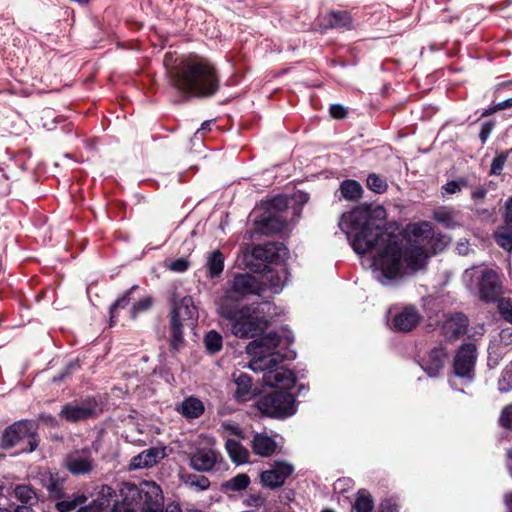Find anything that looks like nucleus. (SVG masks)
I'll return each instance as SVG.
<instances>
[{"label":"nucleus","instance_id":"obj_1","mask_svg":"<svg viewBox=\"0 0 512 512\" xmlns=\"http://www.w3.org/2000/svg\"><path fill=\"white\" fill-rule=\"evenodd\" d=\"M385 220L383 206L360 205L342 215L339 227L358 255H368L373 278L388 287L426 266L433 231L421 222L408 226L406 235L389 233Z\"/></svg>","mask_w":512,"mask_h":512},{"label":"nucleus","instance_id":"obj_2","mask_svg":"<svg viewBox=\"0 0 512 512\" xmlns=\"http://www.w3.org/2000/svg\"><path fill=\"white\" fill-rule=\"evenodd\" d=\"M261 284L256 274L234 276L231 285L218 301V313L231 324V332L239 338H253L267 329L272 305L264 302L257 307H239V302L250 295L261 296Z\"/></svg>","mask_w":512,"mask_h":512},{"label":"nucleus","instance_id":"obj_3","mask_svg":"<svg viewBox=\"0 0 512 512\" xmlns=\"http://www.w3.org/2000/svg\"><path fill=\"white\" fill-rule=\"evenodd\" d=\"M293 341L291 335L280 336L269 333L251 341L246 346V353L251 357L248 367L254 372H264L263 382L270 387L287 390L294 387L296 377L290 369L278 365L284 358H293L290 351L281 353Z\"/></svg>","mask_w":512,"mask_h":512},{"label":"nucleus","instance_id":"obj_4","mask_svg":"<svg viewBox=\"0 0 512 512\" xmlns=\"http://www.w3.org/2000/svg\"><path fill=\"white\" fill-rule=\"evenodd\" d=\"M121 495L122 501L116 502V491L108 485L101 486L94 499L98 511L107 510L114 504L112 512H165L164 496L155 482L144 481L140 485L125 483Z\"/></svg>","mask_w":512,"mask_h":512},{"label":"nucleus","instance_id":"obj_5","mask_svg":"<svg viewBox=\"0 0 512 512\" xmlns=\"http://www.w3.org/2000/svg\"><path fill=\"white\" fill-rule=\"evenodd\" d=\"M171 85L187 99L210 98L220 89V76L207 59L189 57L181 60L170 71Z\"/></svg>","mask_w":512,"mask_h":512},{"label":"nucleus","instance_id":"obj_6","mask_svg":"<svg viewBox=\"0 0 512 512\" xmlns=\"http://www.w3.org/2000/svg\"><path fill=\"white\" fill-rule=\"evenodd\" d=\"M198 311L191 296L179 298L174 295L172 298L171 312V345L178 348L183 338V323L187 320H196Z\"/></svg>","mask_w":512,"mask_h":512},{"label":"nucleus","instance_id":"obj_7","mask_svg":"<svg viewBox=\"0 0 512 512\" xmlns=\"http://www.w3.org/2000/svg\"><path fill=\"white\" fill-rule=\"evenodd\" d=\"M258 410L275 418L288 417L296 412L295 399L291 393L275 391L258 399Z\"/></svg>","mask_w":512,"mask_h":512},{"label":"nucleus","instance_id":"obj_8","mask_svg":"<svg viewBox=\"0 0 512 512\" xmlns=\"http://www.w3.org/2000/svg\"><path fill=\"white\" fill-rule=\"evenodd\" d=\"M37 424L32 420H20L7 427L1 437L0 445L3 448H11L27 439L30 448L29 452L36 449L37 440Z\"/></svg>","mask_w":512,"mask_h":512},{"label":"nucleus","instance_id":"obj_9","mask_svg":"<svg viewBox=\"0 0 512 512\" xmlns=\"http://www.w3.org/2000/svg\"><path fill=\"white\" fill-rule=\"evenodd\" d=\"M101 411L95 398L88 397L81 401H73L64 405L59 413L68 422H78L96 417Z\"/></svg>","mask_w":512,"mask_h":512},{"label":"nucleus","instance_id":"obj_10","mask_svg":"<svg viewBox=\"0 0 512 512\" xmlns=\"http://www.w3.org/2000/svg\"><path fill=\"white\" fill-rule=\"evenodd\" d=\"M189 465L198 472L218 471L222 469L223 457L212 447H200L189 454Z\"/></svg>","mask_w":512,"mask_h":512},{"label":"nucleus","instance_id":"obj_11","mask_svg":"<svg viewBox=\"0 0 512 512\" xmlns=\"http://www.w3.org/2000/svg\"><path fill=\"white\" fill-rule=\"evenodd\" d=\"M476 347L472 343L461 346L454 360V374L456 377L470 382L473 378V367L476 360Z\"/></svg>","mask_w":512,"mask_h":512},{"label":"nucleus","instance_id":"obj_12","mask_svg":"<svg viewBox=\"0 0 512 512\" xmlns=\"http://www.w3.org/2000/svg\"><path fill=\"white\" fill-rule=\"evenodd\" d=\"M66 469L73 475H86L94 469V459L89 448L74 450L64 459Z\"/></svg>","mask_w":512,"mask_h":512},{"label":"nucleus","instance_id":"obj_13","mask_svg":"<svg viewBox=\"0 0 512 512\" xmlns=\"http://www.w3.org/2000/svg\"><path fill=\"white\" fill-rule=\"evenodd\" d=\"M294 467L284 461L274 462L261 473V482L269 488H277L284 484L285 480L293 473Z\"/></svg>","mask_w":512,"mask_h":512},{"label":"nucleus","instance_id":"obj_14","mask_svg":"<svg viewBox=\"0 0 512 512\" xmlns=\"http://www.w3.org/2000/svg\"><path fill=\"white\" fill-rule=\"evenodd\" d=\"M321 32L331 29L351 30L353 28V17L348 10H331L318 21Z\"/></svg>","mask_w":512,"mask_h":512},{"label":"nucleus","instance_id":"obj_15","mask_svg":"<svg viewBox=\"0 0 512 512\" xmlns=\"http://www.w3.org/2000/svg\"><path fill=\"white\" fill-rule=\"evenodd\" d=\"M253 255L269 263H278L284 262L288 258L289 250L282 243L268 242L254 247Z\"/></svg>","mask_w":512,"mask_h":512},{"label":"nucleus","instance_id":"obj_16","mask_svg":"<svg viewBox=\"0 0 512 512\" xmlns=\"http://www.w3.org/2000/svg\"><path fill=\"white\" fill-rule=\"evenodd\" d=\"M235 388L233 390L234 398L238 402L251 400L257 394V389L252 384V378L243 372H234L232 374Z\"/></svg>","mask_w":512,"mask_h":512},{"label":"nucleus","instance_id":"obj_17","mask_svg":"<svg viewBox=\"0 0 512 512\" xmlns=\"http://www.w3.org/2000/svg\"><path fill=\"white\" fill-rule=\"evenodd\" d=\"M501 291L500 280L498 274L493 270H485L482 273L479 292L482 299L485 301H493Z\"/></svg>","mask_w":512,"mask_h":512},{"label":"nucleus","instance_id":"obj_18","mask_svg":"<svg viewBox=\"0 0 512 512\" xmlns=\"http://www.w3.org/2000/svg\"><path fill=\"white\" fill-rule=\"evenodd\" d=\"M468 327V319L462 313L448 316L442 324V333L448 340H455L462 336Z\"/></svg>","mask_w":512,"mask_h":512},{"label":"nucleus","instance_id":"obj_19","mask_svg":"<svg viewBox=\"0 0 512 512\" xmlns=\"http://www.w3.org/2000/svg\"><path fill=\"white\" fill-rule=\"evenodd\" d=\"M165 457L164 449L152 447L134 456L129 464L130 470L150 468Z\"/></svg>","mask_w":512,"mask_h":512},{"label":"nucleus","instance_id":"obj_20","mask_svg":"<svg viewBox=\"0 0 512 512\" xmlns=\"http://www.w3.org/2000/svg\"><path fill=\"white\" fill-rule=\"evenodd\" d=\"M420 321V315L413 306H406L393 317L394 329L402 332L411 331Z\"/></svg>","mask_w":512,"mask_h":512},{"label":"nucleus","instance_id":"obj_21","mask_svg":"<svg viewBox=\"0 0 512 512\" xmlns=\"http://www.w3.org/2000/svg\"><path fill=\"white\" fill-rule=\"evenodd\" d=\"M261 284V294L265 291H271L273 294H278L284 284L285 280H283L280 272L272 267H265V269L256 274Z\"/></svg>","mask_w":512,"mask_h":512},{"label":"nucleus","instance_id":"obj_22","mask_svg":"<svg viewBox=\"0 0 512 512\" xmlns=\"http://www.w3.org/2000/svg\"><path fill=\"white\" fill-rule=\"evenodd\" d=\"M446 358L447 352L444 347H434L427 358L422 360L421 367L430 377H435L443 368Z\"/></svg>","mask_w":512,"mask_h":512},{"label":"nucleus","instance_id":"obj_23","mask_svg":"<svg viewBox=\"0 0 512 512\" xmlns=\"http://www.w3.org/2000/svg\"><path fill=\"white\" fill-rule=\"evenodd\" d=\"M14 496L22 504L17 506L13 512H33L32 507L38 503L36 492L29 485H17L14 489Z\"/></svg>","mask_w":512,"mask_h":512},{"label":"nucleus","instance_id":"obj_24","mask_svg":"<svg viewBox=\"0 0 512 512\" xmlns=\"http://www.w3.org/2000/svg\"><path fill=\"white\" fill-rule=\"evenodd\" d=\"M257 230L263 234L278 233L286 228V218L273 212H267L259 221L256 222Z\"/></svg>","mask_w":512,"mask_h":512},{"label":"nucleus","instance_id":"obj_25","mask_svg":"<svg viewBox=\"0 0 512 512\" xmlns=\"http://www.w3.org/2000/svg\"><path fill=\"white\" fill-rule=\"evenodd\" d=\"M176 410L186 419H196L204 413L205 407L200 399L190 396L185 398Z\"/></svg>","mask_w":512,"mask_h":512},{"label":"nucleus","instance_id":"obj_26","mask_svg":"<svg viewBox=\"0 0 512 512\" xmlns=\"http://www.w3.org/2000/svg\"><path fill=\"white\" fill-rule=\"evenodd\" d=\"M277 448V444L273 438L265 433H257L252 440L253 452L260 456H270Z\"/></svg>","mask_w":512,"mask_h":512},{"label":"nucleus","instance_id":"obj_27","mask_svg":"<svg viewBox=\"0 0 512 512\" xmlns=\"http://www.w3.org/2000/svg\"><path fill=\"white\" fill-rule=\"evenodd\" d=\"M434 220L442 224L446 228H456L461 225L462 217L459 212L447 208L440 207L434 211Z\"/></svg>","mask_w":512,"mask_h":512},{"label":"nucleus","instance_id":"obj_28","mask_svg":"<svg viewBox=\"0 0 512 512\" xmlns=\"http://www.w3.org/2000/svg\"><path fill=\"white\" fill-rule=\"evenodd\" d=\"M225 448L231 460L237 465L248 462L249 452L237 440L227 439Z\"/></svg>","mask_w":512,"mask_h":512},{"label":"nucleus","instance_id":"obj_29","mask_svg":"<svg viewBox=\"0 0 512 512\" xmlns=\"http://www.w3.org/2000/svg\"><path fill=\"white\" fill-rule=\"evenodd\" d=\"M206 267L209 277L219 276L224 269V255L219 250L210 252L207 256Z\"/></svg>","mask_w":512,"mask_h":512},{"label":"nucleus","instance_id":"obj_30","mask_svg":"<svg viewBox=\"0 0 512 512\" xmlns=\"http://www.w3.org/2000/svg\"><path fill=\"white\" fill-rule=\"evenodd\" d=\"M87 498L83 494H73L67 498L57 500L55 507L59 512H70L83 505Z\"/></svg>","mask_w":512,"mask_h":512},{"label":"nucleus","instance_id":"obj_31","mask_svg":"<svg viewBox=\"0 0 512 512\" xmlns=\"http://www.w3.org/2000/svg\"><path fill=\"white\" fill-rule=\"evenodd\" d=\"M63 482L64 480L61 479L58 474H49V479L45 486L51 499L60 500L64 498Z\"/></svg>","mask_w":512,"mask_h":512},{"label":"nucleus","instance_id":"obj_32","mask_svg":"<svg viewBox=\"0 0 512 512\" xmlns=\"http://www.w3.org/2000/svg\"><path fill=\"white\" fill-rule=\"evenodd\" d=\"M340 192L346 200H357L361 197L362 186L355 180H344L340 185Z\"/></svg>","mask_w":512,"mask_h":512},{"label":"nucleus","instance_id":"obj_33","mask_svg":"<svg viewBox=\"0 0 512 512\" xmlns=\"http://www.w3.org/2000/svg\"><path fill=\"white\" fill-rule=\"evenodd\" d=\"M497 244L506 251H512V228L500 226L495 232Z\"/></svg>","mask_w":512,"mask_h":512},{"label":"nucleus","instance_id":"obj_34","mask_svg":"<svg viewBox=\"0 0 512 512\" xmlns=\"http://www.w3.org/2000/svg\"><path fill=\"white\" fill-rule=\"evenodd\" d=\"M184 483L197 491H204L210 487V481L206 476L189 474L183 477Z\"/></svg>","mask_w":512,"mask_h":512},{"label":"nucleus","instance_id":"obj_35","mask_svg":"<svg viewBox=\"0 0 512 512\" xmlns=\"http://www.w3.org/2000/svg\"><path fill=\"white\" fill-rule=\"evenodd\" d=\"M204 343L210 353H217L222 348V336L218 332L211 330L206 334Z\"/></svg>","mask_w":512,"mask_h":512},{"label":"nucleus","instance_id":"obj_36","mask_svg":"<svg viewBox=\"0 0 512 512\" xmlns=\"http://www.w3.org/2000/svg\"><path fill=\"white\" fill-rule=\"evenodd\" d=\"M250 478L246 474H238L235 477L228 480L224 487L230 491H241L248 487Z\"/></svg>","mask_w":512,"mask_h":512},{"label":"nucleus","instance_id":"obj_37","mask_svg":"<svg viewBox=\"0 0 512 512\" xmlns=\"http://www.w3.org/2000/svg\"><path fill=\"white\" fill-rule=\"evenodd\" d=\"M289 204V199L285 195H278L267 202V212H273L279 214L284 211Z\"/></svg>","mask_w":512,"mask_h":512},{"label":"nucleus","instance_id":"obj_38","mask_svg":"<svg viewBox=\"0 0 512 512\" xmlns=\"http://www.w3.org/2000/svg\"><path fill=\"white\" fill-rule=\"evenodd\" d=\"M366 182L367 187L378 194L384 193L388 188L386 180L376 174H370Z\"/></svg>","mask_w":512,"mask_h":512},{"label":"nucleus","instance_id":"obj_39","mask_svg":"<svg viewBox=\"0 0 512 512\" xmlns=\"http://www.w3.org/2000/svg\"><path fill=\"white\" fill-rule=\"evenodd\" d=\"M479 129V139L482 144H485L489 139L491 133L494 131L497 121L495 119L481 120Z\"/></svg>","mask_w":512,"mask_h":512},{"label":"nucleus","instance_id":"obj_40","mask_svg":"<svg viewBox=\"0 0 512 512\" xmlns=\"http://www.w3.org/2000/svg\"><path fill=\"white\" fill-rule=\"evenodd\" d=\"M138 288L137 285H134L128 290L121 298H119L110 308V321L111 323L114 322L116 318V312L120 308H125L130 301V294Z\"/></svg>","mask_w":512,"mask_h":512},{"label":"nucleus","instance_id":"obj_41","mask_svg":"<svg viewBox=\"0 0 512 512\" xmlns=\"http://www.w3.org/2000/svg\"><path fill=\"white\" fill-rule=\"evenodd\" d=\"M353 507L356 512H372L373 501L369 495L359 493Z\"/></svg>","mask_w":512,"mask_h":512},{"label":"nucleus","instance_id":"obj_42","mask_svg":"<svg viewBox=\"0 0 512 512\" xmlns=\"http://www.w3.org/2000/svg\"><path fill=\"white\" fill-rule=\"evenodd\" d=\"M391 147L390 146H379L365 151L364 157L370 158H378L382 160L389 159L391 157Z\"/></svg>","mask_w":512,"mask_h":512},{"label":"nucleus","instance_id":"obj_43","mask_svg":"<svg viewBox=\"0 0 512 512\" xmlns=\"http://www.w3.org/2000/svg\"><path fill=\"white\" fill-rule=\"evenodd\" d=\"M468 185V182L465 178H459L457 180H452L448 183H446L442 189H443V194H448V195H452V194H455L457 192H460L462 190V188L466 187Z\"/></svg>","mask_w":512,"mask_h":512},{"label":"nucleus","instance_id":"obj_44","mask_svg":"<svg viewBox=\"0 0 512 512\" xmlns=\"http://www.w3.org/2000/svg\"><path fill=\"white\" fill-rule=\"evenodd\" d=\"M498 310L502 318L512 324V300L501 298L498 301Z\"/></svg>","mask_w":512,"mask_h":512},{"label":"nucleus","instance_id":"obj_45","mask_svg":"<svg viewBox=\"0 0 512 512\" xmlns=\"http://www.w3.org/2000/svg\"><path fill=\"white\" fill-rule=\"evenodd\" d=\"M189 266L190 263L188 259L184 257L165 262V267L176 273L185 272L189 268Z\"/></svg>","mask_w":512,"mask_h":512},{"label":"nucleus","instance_id":"obj_46","mask_svg":"<svg viewBox=\"0 0 512 512\" xmlns=\"http://www.w3.org/2000/svg\"><path fill=\"white\" fill-rule=\"evenodd\" d=\"M152 305V298L147 296L135 303L131 310V317L135 318L139 312L148 310Z\"/></svg>","mask_w":512,"mask_h":512},{"label":"nucleus","instance_id":"obj_47","mask_svg":"<svg viewBox=\"0 0 512 512\" xmlns=\"http://www.w3.org/2000/svg\"><path fill=\"white\" fill-rule=\"evenodd\" d=\"M329 113L332 118L340 120L347 117L348 109L341 104H332Z\"/></svg>","mask_w":512,"mask_h":512},{"label":"nucleus","instance_id":"obj_48","mask_svg":"<svg viewBox=\"0 0 512 512\" xmlns=\"http://www.w3.org/2000/svg\"><path fill=\"white\" fill-rule=\"evenodd\" d=\"M499 421L503 427L512 429V404L504 407Z\"/></svg>","mask_w":512,"mask_h":512},{"label":"nucleus","instance_id":"obj_49","mask_svg":"<svg viewBox=\"0 0 512 512\" xmlns=\"http://www.w3.org/2000/svg\"><path fill=\"white\" fill-rule=\"evenodd\" d=\"M221 429L224 433L241 437L242 430L238 424L231 421H224L221 424Z\"/></svg>","mask_w":512,"mask_h":512},{"label":"nucleus","instance_id":"obj_50","mask_svg":"<svg viewBox=\"0 0 512 512\" xmlns=\"http://www.w3.org/2000/svg\"><path fill=\"white\" fill-rule=\"evenodd\" d=\"M502 226L512 228V197H510L505 203Z\"/></svg>","mask_w":512,"mask_h":512},{"label":"nucleus","instance_id":"obj_51","mask_svg":"<svg viewBox=\"0 0 512 512\" xmlns=\"http://www.w3.org/2000/svg\"><path fill=\"white\" fill-rule=\"evenodd\" d=\"M309 200V195L306 192L303 191H297L295 192L291 198L290 201L294 204H297L299 206L304 205Z\"/></svg>","mask_w":512,"mask_h":512},{"label":"nucleus","instance_id":"obj_52","mask_svg":"<svg viewBox=\"0 0 512 512\" xmlns=\"http://www.w3.org/2000/svg\"><path fill=\"white\" fill-rule=\"evenodd\" d=\"M40 419L46 423L47 425H50V426H57L58 425V421L57 419L50 415V414H41L40 415Z\"/></svg>","mask_w":512,"mask_h":512},{"label":"nucleus","instance_id":"obj_53","mask_svg":"<svg viewBox=\"0 0 512 512\" xmlns=\"http://www.w3.org/2000/svg\"><path fill=\"white\" fill-rule=\"evenodd\" d=\"M498 111H499L498 106H497V104H495V105L485 109L481 113L480 117L478 118V121H481L482 119H484L486 117H489V116H491L492 114H494V113H496Z\"/></svg>","mask_w":512,"mask_h":512},{"label":"nucleus","instance_id":"obj_54","mask_svg":"<svg viewBox=\"0 0 512 512\" xmlns=\"http://www.w3.org/2000/svg\"><path fill=\"white\" fill-rule=\"evenodd\" d=\"M505 89H512V78L510 80L502 81L496 85V91L499 92Z\"/></svg>","mask_w":512,"mask_h":512},{"label":"nucleus","instance_id":"obj_55","mask_svg":"<svg viewBox=\"0 0 512 512\" xmlns=\"http://www.w3.org/2000/svg\"><path fill=\"white\" fill-rule=\"evenodd\" d=\"M504 162H492L491 174L499 175L503 170Z\"/></svg>","mask_w":512,"mask_h":512},{"label":"nucleus","instance_id":"obj_56","mask_svg":"<svg viewBox=\"0 0 512 512\" xmlns=\"http://www.w3.org/2000/svg\"><path fill=\"white\" fill-rule=\"evenodd\" d=\"M98 504L95 503L94 501L89 504L88 506L84 507L80 512H104L105 510H99L98 511Z\"/></svg>","mask_w":512,"mask_h":512},{"label":"nucleus","instance_id":"obj_57","mask_svg":"<svg viewBox=\"0 0 512 512\" xmlns=\"http://www.w3.org/2000/svg\"><path fill=\"white\" fill-rule=\"evenodd\" d=\"M497 106H498V109L499 111L500 110H504V109H508V108H511L512 107V101H511V98H508L506 100H503L499 103H497Z\"/></svg>","mask_w":512,"mask_h":512},{"label":"nucleus","instance_id":"obj_58","mask_svg":"<svg viewBox=\"0 0 512 512\" xmlns=\"http://www.w3.org/2000/svg\"><path fill=\"white\" fill-rule=\"evenodd\" d=\"M497 106H498V109L499 111L500 110H504V109H508V108H511L512 107V101H511V98H508L506 100H503L499 103H497Z\"/></svg>","mask_w":512,"mask_h":512},{"label":"nucleus","instance_id":"obj_59","mask_svg":"<svg viewBox=\"0 0 512 512\" xmlns=\"http://www.w3.org/2000/svg\"><path fill=\"white\" fill-rule=\"evenodd\" d=\"M486 194L484 189H477L472 193L473 198H483Z\"/></svg>","mask_w":512,"mask_h":512},{"label":"nucleus","instance_id":"obj_60","mask_svg":"<svg viewBox=\"0 0 512 512\" xmlns=\"http://www.w3.org/2000/svg\"><path fill=\"white\" fill-rule=\"evenodd\" d=\"M505 502L509 508V512H512V493L506 494Z\"/></svg>","mask_w":512,"mask_h":512},{"label":"nucleus","instance_id":"obj_61","mask_svg":"<svg viewBox=\"0 0 512 512\" xmlns=\"http://www.w3.org/2000/svg\"><path fill=\"white\" fill-rule=\"evenodd\" d=\"M210 125H211L210 121L203 122L199 131H203V132L210 131Z\"/></svg>","mask_w":512,"mask_h":512},{"label":"nucleus","instance_id":"obj_62","mask_svg":"<svg viewBox=\"0 0 512 512\" xmlns=\"http://www.w3.org/2000/svg\"><path fill=\"white\" fill-rule=\"evenodd\" d=\"M500 336H501V339H502V340H506V337H507V336H512V332H510V330H509V329H503V330L501 331Z\"/></svg>","mask_w":512,"mask_h":512},{"label":"nucleus","instance_id":"obj_63","mask_svg":"<svg viewBox=\"0 0 512 512\" xmlns=\"http://www.w3.org/2000/svg\"><path fill=\"white\" fill-rule=\"evenodd\" d=\"M96 143H97L96 140H89L86 142V145L90 150H93L96 146Z\"/></svg>","mask_w":512,"mask_h":512},{"label":"nucleus","instance_id":"obj_64","mask_svg":"<svg viewBox=\"0 0 512 512\" xmlns=\"http://www.w3.org/2000/svg\"><path fill=\"white\" fill-rule=\"evenodd\" d=\"M506 158H507V154L501 153V154H499V155L495 156V157L493 158V160L500 161V160H506Z\"/></svg>","mask_w":512,"mask_h":512}]
</instances>
